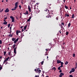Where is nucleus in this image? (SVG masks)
Returning a JSON list of instances; mask_svg holds the SVG:
<instances>
[{
  "instance_id": "nucleus-1",
  "label": "nucleus",
  "mask_w": 77,
  "mask_h": 77,
  "mask_svg": "<svg viewBox=\"0 0 77 77\" xmlns=\"http://www.w3.org/2000/svg\"><path fill=\"white\" fill-rule=\"evenodd\" d=\"M71 69V70L69 72V74H71L72 72H74V71H75V69H74V68H72Z\"/></svg>"
},
{
  "instance_id": "nucleus-2",
  "label": "nucleus",
  "mask_w": 77,
  "mask_h": 77,
  "mask_svg": "<svg viewBox=\"0 0 77 77\" xmlns=\"http://www.w3.org/2000/svg\"><path fill=\"white\" fill-rule=\"evenodd\" d=\"M63 75H64V73H63V72L60 73L59 75V77H62V76H63Z\"/></svg>"
},
{
  "instance_id": "nucleus-3",
  "label": "nucleus",
  "mask_w": 77,
  "mask_h": 77,
  "mask_svg": "<svg viewBox=\"0 0 77 77\" xmlns=\"http://www.w3.org/2000/svg\"><path fill=\"white\" fill-rule=\"evenodd\" d=\"M9 12V8H7L5 11V12Z\"/></svg>"
},
{
  "instance_id": "nucleus-4",
  "label": "nucleus",
  "mask_w": 77,
  "mask_h": 77,
  "mask_svg": "<svg viewBox=\"0 0 77 77\" xmlns=\"http://www.w3.org/2000/svg\"><path fill=\"white\" fill-rule=\"evenodd\" d=\"M17 48V47H16L14 49V53L15 54L17 53V51H16V49Z\"/></svg>"
},
{
  "instance_id": "nucleus-5",
  "label": "nucleus",
  "mask_w": 77,
  "mask_h": 77,
  "mask_svg": "<svg viewBox=\"0 0 77 77\" xmlns=\"http://www.w3.org/2000/svg\"><path fill=\"white\" fill-rule=\"evenodd\" d=\"M18 39H19V38H17L16 40H15L14 42V44H16V43L18 41Z\"/></svg>"
},
{
  "instance_id": "nucleus-6",
  "label": "nucleus",
  "mask_w": 77,
  "mask_h": 77,
  "mask_svg": "<svg viewBox=\"0 0 77 77\" xmlns=\"http://www.w3.org/2000/svg\"><path fill=\"white\" fill-rule=\"evenodd\" d=\"M57 63H61V61H60V60H57Z\"/></svg>"
},
{
  "instance_id": "nucleus-7",
  "label": "nucleus",
  "mask_w": 77,
  "mask_h": 77,
  "mask_svg": "<svg viewBox=\"0 0 77 77\" xmlns=\"http://www.w3.org/2000/svg\"><path fill=\"white\" fill-rule=\"evenodd\" d=\"M28 9L29 10V12H31V9H30V7L29 5L28 6Z\"/></svg>"
},
{
  "instance_id": "nucleus-8",
  "label": "nucleus",
  "mask_w": 77,
  "mask_h": 77,
  "mask_svg": "<svg viewBox=\"0 0 77 77\" xmlns=\"http://www.w3.org/2000/svg\"><path fill=\"white\" fill-rule=\"evenodd\" d=\"M39 68L37 69V71H38V72H40V73H41V71L39 69Z\"/></svg>"
},
{
  "instance_id": "nucleus-9",
  "label": "nucleus",
  "mask_w": 77,
  "mask_h": 77,
  "mask_svg": "<svg viewBox=\"0 0 77 77\" xmlns=\"http://www.w3.org/2000/svg\"><path fill=\"white\" fill-rule=\"evenodd\" d=\"M56 68H55V67H54L53 68H52V70L53 71V70H54V71H56Z\"/></svg>"
},
{
  "instance_id": "nucleus-10",
  "label": "nucleus",
  "mask_w": 77,
  "mask_h": 77,
  "mask_svg": "<svg viewBox=\"0 0 77 77\" xmlns=\"http://www.w3.org/2000/svg\"><path fill=\"white\" fill-rule=\"evenodd\" d=\"M12 35H13V34H11V33L10 34H9L8 35L9 37L10 36V37H12Z\"/></svg>"
},
{
  "instance_id": "nucleus-11",
  "label": "nucleus",
  "mask_w": 77,
  "mask_h": 77,
  "mask_svg": "<svg viewBox=\"0 0 77 77\" xmlns=\"http://www.w3.org/2000/svg\"><path fill=\"white\" fill-rule=\"evenodd\" d=\"M71 23H69L68 24V27H69L71 26Z\"/></svg>"
},
{
  "instance_id": "nucleus-12",
  "label": "nucleus",
  "mask_w": 77,
  "mask_h": 77,
  "mask_svg": "<svg viewBox=\"0 0 77 77\" xmlns=\"http://www.w3.org/2000/svg\"><path fill=\"white\" fill-rule=\"evenodd\" d=\"M16 9H17V8H15V7H14V8H12L11 9L12 11H15V10H16Z\"/></svg>"
},
{
  "instance_id": "nucleus-13",
  "label": "nucleus",
  "mask_w": 77,
  "mask_h": 77,
  "mask_svg": "<svg viewBox=\"0 0 77 77\" xmlns=\"http://www.w3.org/2000/svg\"><path fill=\"white\" fill-rule=\"evenodd\" d=\"M27 25H26L24 27V30H26V28H27Z\"/></svg>"
},
{
  "instance_id": "nucleus-14",
  "label": "nucleus",
  "mask_w": 77,
  "mask_h": 77,
  "mask_svg": "<svg viewBox=\"0 0 77 77\" xmlns=\"http://www.w3.org/2000/svg\"><path fill=\"white\" fill-rule=\"evenodd\" d=\"M65 16H66V17H68L69 16V14H66Z\"/></svg>"
},
{
  "instance_id": "nucleus-15",
  "label": "nucleus",
  "mask_w": 77,
  "mask_h": 77,
  "mask_svg": "<svg viewBox=\"0 0 77 77\" xmlns=\"http://www.w3.org/2000/svg\"><path fill=\"white\" fill-rule=\"evenodd\" d=\"M8 23L7 22H4L3 23V24H5V25H7Z\"/></svg>"
},
{
  "instance_id": "nucleus-16",
  "label": "nucleus",
  "mask_w": 77,
  "mask_h": 77,
  "mask_svg": "<svg viewBox=\"0 0 77 77\" xmlns=\"http://www.w3.org/2000/svg\"><path fill=\"white\" fill-rule=\"evenodd\" d=\"M61 28L62 29H63V30H64V28H63V25H61Z\"/></svg>"
},
{
  "instance_id": "nucleus-17",
  "label": "nucleus",
  "mask_w": 77,
  "mask_h": 77,
  "mask_svg": "<svg viewBox=\"0 0 77 77\" xmlns=\"http://www.w3.org/2000/svg\"><path fill=\"white\" fill-rule=\"evenodd\" d=\"M72 18H74V14H73L72 15Z\"/></svg>"
},
{
  "instance_id": "nucleus-18",
  "label": "nucleus",
  "mask_w": 77,
  "mask_h": 77,
  "mask_svg": "<svg viewBox=\"0 0 77 77\" xmlns=\"http://www.w3.org/2000/svg\"><path fill=\"white\" fill-rule=\"evenodd\" d=\"M10 18H11V20H13L14 19V17H13L11 16L10 17Z\"/></svg>"
},
{
  "instance_id": "nucleus-19",
  "label": "nucleus",
  "mask_w": 77,
  "mask_h": 77,
  "mask_svg": "<svg viewBox=\"0 0 77 77\" xmlns=\"http://www.w3.org/2000/svg\"><path fill=\"white\" fill-rule=\"evenodd\" d=\"M15 39H16V38H12V41H15Z\"/></svg>"
},
{
  "instance_id": "nucleus-20",
  "label": "nucleus",
  "mask_w": 77,
  "mask_h": 77,
  "mask_svg": "<svg viewBox=\"0 0 77 77\" xmlns=\"http://www.w3.org/2000/svg\"><path fill=\"white\" fill-rule=\"evenodd\" d=\"M19 33V31H17L16 34L17 35H18V33Z\"/></svg>"
},
{
  "instance_id": "nucleus-21",
  "label": "nucleus",
  "mask_w": 77,
  "mask_h": 77,
  "mask_svg": "<svg viewBox=\"0 0 77 77\" xmlns=\"http://www.w3.org/2000/svg\"><path fill=\"white\" fill-rule=\"evenodd\" d=\"M16 18H17V20H18V19L19 18V17H18V15H17Z\"/></svg>"
},
{
  "instance_id": "nucleus-22",
  "label": "nucleus",
  "mask_w": 77,
  "mask_h": 77,
  "mask_svg": "<svg viewBox=\"0 0 77 77\" xmlns=\"http://www.w3.org/2000/svg\"><path fill=\"white\" fill-rule=\"evenodd\" d=\"M65 8L66 9H68V6H66V5L65 6Z\"/></svg>"
},
{
  "instance_id": "nucleus-23",
  "label": "nucleus",
  "mask_w": 77,
  "mask_h": 77,
  "mask_svg": "<svg viewBox=\"0 0 77 77\" xmlns=\"http://www.w3.org/2000/svg\"><path fill=\"white\" fill-rule=\"evenodd\" d=\"M67 64H68V62L66 61L65 63V65H67Z\"/></svg>"
},
{
  "instance_id": "nucleus-24",
  "label": "nucleus",
  "mask_w": 77,
  "mask_h": 77,
  "mask_svg": "<svg viewBox=\"0 0 77 77\" xmlns=\"http://www.w3.org/2000/svg\"><path fill=\"white\" fill-rule=\"evenodd\" d=\"M18 3L17 2H16V3H15V5L16 6H18Z\"/></svg>"
},
{
  "instance_id": "nucleus-25",
  "label": "nucleus",
  "mask_w": 77,
  "mask_h": 77,
  "mask_svg": "<svg viewBox=\"0 0 77 77\" xmlns=\"http://www.w3.org/2000/svg\"><path fill=\"white\" fill-rule=\"evenodd\" d=\"M46 51H50V50H51V49H49L48 48V49H46Z\"/></svg>"
},
{
  "instance_id": "nucleus-26",
  "label": "nucleus",
  "mask_w": 77,
  "mask_h": 77,
  "mask_svg": "<svg viewBox=\"0 0 77 77\" xmlns=\"http://www.w3.org/2000/svg\"><path fill=\"white\" fill-rule=\"evenodd\" d=\"M26 14L27 15H28L29 14V12H28V11H26Z\"/></svg>"
},
{
  "instance_id": "nucleus-27",
  "label": "nucleus",
  "mask_w": 77,
  "mask_h": 77,
  "mask_svg": "<svg viewBox=\"0 0 77 77\" xmlns=\"http://www.w3.org/2000/svg\"><path fill=\"white\" fill-rule=\"evenodd\" d=\"M61 24H62V25H63V26L64 27H65V25H64V23L62 22Z\"/></svg>"
},
{
  "instance_id": "nucleus-28",
  "label": "nucleus",
  "mask_w": 77,
  "mask_h": 77,
  "mask_svg": "<svg viewBox=\"0 0 77 77\" xmlns=\"http://www.w3.org/2000/svg\"><path fill=\"white\" fill-rule=\"evenodd\" d=\"M45 11H46V12H49V10L46 9L45 10Z\"/></svg>"
},
{
  "instance_id": "nucleus-29",
  "label": "nucleus",
  "mask_w": 77,
  "mask_h": 77,
  "mask_svg": "<svg viewBox=\"0 0 77 77\" xmlns=\"http://www.w3.org/2000/svg\"><path fill=\"white\" fill-rule=\"evenodd\" d=\"M68 33H69V32H66V35H68Z\"/></svg>"
},
{
  "instance_id": "nucleus-30",
  "label": "nucleus",
  "mask_w": 77,
  "mask_h": 77,
  "mask_svg": "<svg viewBox=\"0 0 77 77\" xmlns=\"http://www.w3.org/2000/svg\"><path fill=\"white\" fill-rule=\"evenodd\" d=\"M15 46H16V45H15V44H14V45H13V48H15Z\"/></svg>"
},
{
  "instance_id": "nucleus-31",
  "label": "nucleus",
  "mask_w": 77,
  "mask_h": 77,
  "mask_svg": "<svg viewBox=\"0 0 77 77\" xmlns=\"http://www.w3.org/2000/svg\"><path fill=\"white\" fill-rule=\"evenodd\" d=\"M6 51H4V56H5L6 55Z\"/></svg>"
},
{
  "instance_id": "nucleus-32",
  "label": "nucleus",
  "mask_w": 77,
  "mask_h": 77,
  "mask_svg": "<svg viewBox=\"0 0 77 77\" xmlns=\"http://www.w3.org/2000/svg\"><path fill=\"white\" fill-rule=\"evenodd\" d=\"M10 26H11V24H9L8 25V28H9Z\"/></svg>"
},
{
  "instance_id": "nucleus-33",
  "label": "nucleus",
  "mask_w": 77,
  "mask_h": 77,
  "mask_svg": "<svg viewBox=\"0 0 77 77\" xmlns=\"http://www.w3.org/2000/svg\"><path fill=\"white\" fill-rule=\"evenodd\" d=\"M56 20H58L59 19V17L57 16V17H56Z\"/></svg>"
},
{
  "instance_id": "nucleus-34",
  "label": "nucleus",
  "mask_w": 77,
  "mask_h": 77,
  "mask_svg": "<svg viewBox=\"0 0 77 77\" xmlns=\"http://www.w3.org/2000/svg\"><path fill=\"white\" fill-rule=\"evenodd\" d=\"M12 22H15V19H12Z\"/></svg>"
},
{
  "instance_id": "nucleus-35",
  "label": "nucleus",
  "mask_w": 77,
  "mask_h": 77,
  "mask_svg": "<svg viewBox=\"0 0 77 77\" xmlns=\"http://www.w3.org/2000/svg\"><path fill=\"white\" fill-rule=\"evenodd\" d=\"M58 70H60V66H59L58 67Z\"/></svg>"
},
{
  "instance_id": "nucleus-36",
  "label": "nucleus",
  "mask_w": 77,
  "mask_h": 77,
  "mask_svg": "<svg viewBox=\"0 0 77 77\" xmlns=\"http://www.w3.org/2000/svg\"><path fill=\"white\" fill-rule=\"evenodd\" d=\"M3 9H2V10L1 11H0V12H1V13H2V12H3Z\"/></svg>"
},
{
  "instance_id": "nucleus-37",
  "label": "nucleus",
  "mask_w": 77,
  "mask_h": 77,
  "mask_svg": "<svg viewBox=\"0 0 77 77\" xmlns=\"http://www.w3.org/2000/svg\"><path fill=\"white\" fill-rule=\"evenodd\" d=\"M49 17L51 18V16H50V15H48V18Z\"/></svg>"
},
{
  "instance_id": "nucleus-38",
  "label": "nucleus",
  "mask_w": 77,
  "mask_h": 77,
  "mask_svg": "<svg viewBox=\"0 0 77 77\" xmlns=\"http://www.w3.org/2000/svg\"><path fill=\"white\" fill-rule=\"evenodd\" d=\"M2 44V40H0V44Z\"/></svg>"
},
{
  "instance_id": "nucleus-39",
  "label": "nucleus",
  "mask_w": 77,
  "mask_h": 77,
  "mask_svg": "<svg viewBox=\"0 0 77 77\" xmlns=\"http://www.w3.org/2000/svg\"><path fill=\"white\" fill-rule=\"evenodd\" d=\"M19 9H21V6L20 5L19 6Z\"/></svg>"
},
{
  "instance_id": "nucleus-40",
  "label": "nucleus",
  "mask_w": 77,
  "mask_h": 77,
  "mask_svg": "<svg viewBox=\"0 0 77 77\" xmlns=\"http://www.w3.org/2000/svg\"><path fill=\"white\" fill-rule=\"evenodd\" d=\"M61 65H63V62H62L61 61Z\"/></svg>"
},
{
  "instance_id": "nucleus-41",
  "label": "nucleus",
  "mask_w": 77,
  "mask_h": 77,
  "mask_svg": "<svg viewBox=\"0 0 77 77\" xmlns=\"http://www.w3.org/2000/svg\"><path fill=\"white\" fill-rule=\"evenodd\" d=\"M69 77H73V76L72 75H69Z\"/></svg>"
},
{
  "instance_id": "nucleus-42",
  "label": "nucleus",
  "mask_w": 77,
  "mask_h": 77,
  "mask_svg": "<svg viewBox=\"0 0 77 77\" xmlns=\"http://www.w3.org/2000/svg\"><path fill=\"white\" fill-rule=\"evenodd\" d=\"M41 65H43V63H44V61H42L41 63Z\"/></svg>"
},
{
  "instance_id": "nucleus-43",
  "label": "nucleus",
  "mask_w": 77,
  "mask_h": 77,
  "mask_svg": "<svg viewBox=\"0 0 77 77\" xmlns=\"http://www.w3.org/2000/svg\"><path fill=\"white\" fill-rule=\"evenodd\" d=\"M75 54L74 53L73 54V57H75Z\"/></svg>"
},
{
  "instance_id": "nucleus-44",
  "label": "nucleus",
  "mask_w": 77,
  "mask_h": 77,
  "mask_svg": "<svg viewBox=\"0 0 77 77\" xmlns=\"http://www.w3.org/2000/svg\"><path fill=\"white\" fill-rule=\"evenodd\" d=\"M14 7H15V8H17L18 7V6H17V5H15V6Z\"/></svg>"
},
{
  "instance_id": "nucleus-45",
  "label": "nucleus",
  "mask_w": 77,
  "mask_h": 77,
  "mask_svg": "<svg viewBox=\"0 0 77 77\" xmlns=\"http://www.w3.org/2000/svg\"><path fill=\"white\" fill-rule=\"evenodd\" d=\"M8 60H9V59L8 58H6L5 59V60H6L7 61H8Z\"/></svg>"
},
{
  "instance_id": "nucleus-46",
  "label": "nucleus",
  "mask_w": 77,
  "mask_h": 77,
  "mask_svg": "<svg viewBox=\"0 0 77 77\" xmlns=\"http://www.w3.org/2000/svg\"><path fill=\"white\" fill-rule=\"evenodd\" d=\"M11 52H8V54H9V55H11Z\"/></svg>"
},
{
  "instance_id": "nucleus-47",
  "label": "nucleus",
  "mask_w": 77,
  "mask_h": 77,
  "mask_svg": "<svg viewBox=\"0 0 77 77\" xmlns=\"http://www.w3.org/2000/svg\"><path fill=\"white\" fill-rule=\"evenodd\" d=\"M2 66H1L0 67V70H1V69H2Z\"/></svg>"
},
{
  "instance_id": "nucleus-48",
  "label": "nucleus",
  "mask_w": 77,
  "mask_h": 77,
  "mask_svg": "<svg viewBox=\"0 0 77 77\" xmlns=\"http://www.w3.org/2000/svg\"><path fill=\"white\" fill-rule=\"evenodd\" d=\"M30 19H28L27 21L28 22H29V21H30Z\"/></svg>"
},
{
  "instance_id": "nucleus-49",
  "label": "nucleus",
  "mask_w": 77,
  "mask_h": 77,
  "mask_svg": "<svg viewBox=\"0 0 77 77\" xmlns=\"http://www.w3.org/2000/svg\"><path fill=\"white\" fill-rule=\"evenodd\" d=\"M59 72L60 73L62 72V70L61 69H60V70L59 71Z\"/></svg>"
},
{
  "instance_id": "nucleus-50",
  "label": "nucleus",
  "mask_w": 77,
  "mask_h": 77,
  "mask_svg": "<svg viewBox=\"0 0 77 77\" xmlns=\"http://www.w3.org/2000/svg\"><path fill=\"white\" fill-rule=\"evenodd\" d=\"M60 67L61 68L63 67V65H61Z\"/></svg>"
},
{
  "instance_id": "nucleus-51",
  "label": "nucleus",
  "mask_w": 77,
  "mask_h": 77,
  "mask_svg": "<svg viewBox=\"0 0 77 77\" xmlns=\"http://www.w3.org/2000/svg\"><path fill=\"white\" fill-rule=\"evenodd\" d=\"M7 61L6 60H4V63H5V62H6V61Z\"/></svg>"
},
{
  "instance_id": "nucleus-52",
  "label": "nucleus",
  "mask_w": 77,
  "mask_h": 77,
  "mask_svg": "<svg viewBox=\"0 0 77 77\" xmlns=\"http://www.w3.org/2000/svg\"><path fill=\"white\" fill-rule=\"evenodd\" d=\"M7 18H8V17H4V20H6V19H7Z\"/></svg>"
},
{
  "instance_id": "nucleus-53",
  "label": "nucleus",
  "mask_w": 77,
  "mask_h": 77,
  "mask_svg": "<svg viewBox=\"0 0 77 77\" xmlns=\"http://www.w3.org/2000/svg\"><path fill=\"white\" fill-rule=\"evenodd\" d=\"M10 30H12V27L11 26L10 27Z\"/></svg>"
},
{
  "instance_id": "nucleus-54",
  "label": "nucleus",
  "mask_w": 77,
  "mask_h": 77,
  "mask_svg": "<svg viewBox=\"0 0 77 77\" xmlns=\"http://www.w3.org/2000/svg\"><path fill=\"white\" fill-rule=\"evenodd\" d=\"M11 32H12V30H10V32H9V33H10V34H11Z\"/></svg>"
},
{
  "instance_id": "nucleus-55",
  "label": "nucleus",
  "mask_w": 77,
  "mask_h": 77,
  "mask_svg": "<svg viewBox=\"0 0 77 77\" xmlns=\"http://www.w3.org/2000/svg\"><path fill=\"white\" fill-rule=\"evenodd\" d=\"M35 77H39V75H35Z\"/></svg>"
},
{
  "instance_id": "nucleus-56",
  "label": "nucleus",
  "mask_w": 77,
  "mask_h": 77,
  "mask_svg": "<svg viewBox=\"0 0 77 77\" xmlns=\"http://www.w3.org/2000/svg\"><path fill=\"white\" fill-rule=\"evenodd\" d=\"M75 66H77V62H76L75 63Z\"/></svg>"
},
{
  "instance_id": "nucleus-57",
  "label": "nucleus",
  "mask_w": 77,
  "mask_h": 77,
  "mask_svg": "<svg viewBox=\"0 0 77 77\" xmlns=\"http://www.w3.org/2000/svg\"><path fill=\"white\" fill-rule=\"evenodd\" d=\"M66 0H63V2H64V3H65V1Z\"/></svg>"
},
{
  "instance_id": "nucleus-58",
  "label": "nucleus",
  "mask_w": 77,
  "mask_h": 77,
  "mask_svg": "<svg viewBox=\"0 0 77 77\" xmlns=\"http://www.w3.org/2000/svg\"><path fill=\"white\" fill-rule=\"evenodd\" d=\"M36 6H37V5H35V6H34L35 8H36Z\"/></svg>"
},
{
  "instance_id": "nucleus-59",
  "label": "nucleus",
  "mask_w": 77,
  "mask_h": 77,
  "mask_svg": "<svg viewBox=\"0 0 77 77\" xmlns=\"http://www.w3.org/2000/svg\"><path fill=\"white\" fill-rule=\"evenodd\" d=\"M59 32H60V33H61V31L60 30L59 31Z\"/></svg>"
},
{
  "instance_id": "nucleus-60",
  "label": "nucleus",
  "mask_w": 77,
  "mask_h": 77,
  "mask_svg": "<svg viewBox=\"0 0 77 77\" xmlns=\"http://www.w3.org/2000/svg\"><path fill=\"white\" fill-rule=\"evenodd\" d=\"M23 26H22L20 27L21 29H23Z\"/></svg>"
},
{
  "instance_id": "nucleus-61",
  "label": "nucleus",
  "mask_w": 77,
  "mask_h": 77,
  "mask_svg": "<svg viewBox=\"0 0 77 77\" xmlns=\"http://www.w3.org/2000/svg\"><path fill=\"white\" fill-rule=\"evenodd\" d=\"M31 18H32V17H29V20H30V19H31Z\"/></svg>"
},
{
  "instance_id": "nucleus-62",
  "label": "nucleus",
  "mask_w": 77,
  "mask_h": 77,
  "mask_svg": "<svg viewBox=\"0 0 77 77\" xmlns=\"http://www.w3.org/2000/svg\"><path fill=\"white\" fill-rule=\"evenodd\" d=\"M4 21L5 22H6V21L5 19H4Z\"/></svg>"
},
{
  "instance_id": "nucleus-63",
  "label": "nucleus",
  "mask_w": 77,
  "mask_h": 77,
  "mask_svg": "<svg viewBox=\"0 0 77 77\" xmlns=\"http://www.w3.org/2000/svg\"><path fill=\"white\" fill-rule=\"evenodd\" d=\"M35 71L36 72H37L38 71H37V70H36V69H35Z\"/></svg>"
},
{
  "instance_id": "nucleus-64",
  "label": "nucleus",
  "mask_w": 77,
  "mask_h": 77,
  "mask_svg": "<svg viewBox=\"0 0 77 77\" xmlns=\"http://www.w3.org/2000/svg\"><path fill=\"white\" fill-rule=\"evenodd\" d=\"M1 58H2V56H1L0 57V59H1Z\"/></svg>"
}]
</instances>
